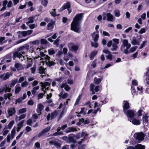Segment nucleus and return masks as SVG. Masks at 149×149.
<instances>
[{
  "mask_svg": "<svg viewBox=\"0 0 149 149\" xmlns=\"http://www.w3.org/2000/svg\"><path fill=\"white\" fill-rule=\"evenodd\" d=\"M123 111L124 113L127 116L128 121L131 122V119L133 118L135 116L134 111L131 110H129L126 111L124 109H123Z\"/></svg>",
  "mask_w": 149,
  "mask_h": 149,
  "instance_id": "5",
  "label": "nucleus"
},
{
  "mask_svg": "<svg viewBox=\"0 0 149 149\" xmlns=\"http://www.w3.org/2000/svg\"><path fill=\"white\" fill-rule=\"evenodd\" d=\"M14 123V120H11L9 123L8 125V128L9 129H11L12 126L13 125Z\"/></svg>",
  "mask_w": 149,
  "mask_h": 149,
  "instance_id": "47",
  "label": "nucleus"
},
{
  "mask_svg": "<svg viewBox=\"0 0 149 149\" xmlns=\"http://www.w3.org/2000/svg\"><path fill=\"white\" fill-rule=\"evenodd\" d=\"M63 132H59L57 131V132L54 133L53 134V136H56L58 135H63Z\"/></svg>",
  "mask_w": 149,
  "mask_h": 149,
  "instance_id": "57",
  "label": "nucleus"
},
{
  "mask_svg": "<svg viewBox=\"0 0 149 149\" xmlns=\"http://www.w3.org/2000/svg\"><path fill=\"white\" fill-rule=\"evenodd\" d=\"M14 66L18 70H20L24 68L22 65L19 63H15Z\"/></svg>",
  "mask_w": 149,
  "mask_h": 149,
  "instance_id": "24",
  "label": "nucleus"
},
{
  "mask_svg": "<svg viewBox=\"0 0 149 149\" xmlns=\"http://www.w3.org/2000/svg\"><path fill=\"white\" fill-rule=\"evenodd\" d=\"M136 149H145V146L141 144H138L135 146Z\"/></svg>",
  "mask_w": 149,
  "mask_h": 149,
  "instance_id": "31",
  "label": "nucleus"
},
{
  "mask_svg": "<svg viewBox=\"0 0 149 149\" xmlns=\"http://www.w3.org/2000/svg\"><path fill=\"white\" fill-rule=\"evenodd\" d=\"M77 131V129L74 127H69L68 128L65 130V132L68 133L71 132H74Z\"/></svg>",
  "mask_w": 149,
  "mask_h": 149,
  "instance_id": "19",
  "label": "nucleus"
},
{
  "mask_svg": "<svg viewBox=\"0 0 149 149\" xmlns=\"http://www.w3.org/2000/svg\"><path fill=\"white\" fill-rule=\"evenodd\" d=\"M91 45L92 47H94L95 48H96L98 46V44L96 42H91Z\"/></svg>",
  "mask_w": 149,
  "mask_h": 149,
  "instance_id": "50",
  "label": "nucleus"
},
{
  "mask_svg": "<svg viewBox=\"0 0 149 149\" xmlns=\"http://www.w3.org/2000/svg\"><path fill=\"white\" fill-rule=\"evenodd\" d=\"M37 25L36 24H32L29 25V26L30 29H33L37 27Z\"/></svg>",
  "mask_w": 149,
  "mask_h": 149,
  "instance_id": "54",
  "label": "nucleus"
},
{
  "mask_svg": "<svg viewBox=\"0 0 149 149\" xmlns=\"http://www.w3.org/2000/svg\"><path fill=\"white\" fill-rule=\"evenodd\" d=\"M102 79V78L97 79V78L95 77L94 79V82L95 84H98L101 81Z\"/></svg>",
  "mask_w": 149,
  "mask_h": 149,
  "instance_id": "32",
  "label": "nucleus"
},
{
  "mask_svg": "<svg viewBox=\"0 0 149 149\" xmlns=\"http://www.w3.org/2000/svg\"><path fill=\"white\" fill-rule=\"evenodd\" d=\"M54 22H53L50 23H49L47 25V30H51L54 27L53 24Z\"/></svg>",
  "mask_w": 149,
  "mask_h": 149,
  "instance_id": "30",
  "label": "nucleus"
},
{
  "mask_svg": "<svg viewBox=\"0 0 149 149\" xmlns=\"http://www.w3.org/2000/svg\"><path fill=\"white\" fill-rule=\"evenodd\" d=\"M81 96L80 95H79L78 97L76 99V102L74 104V105H76L79 102V101L81 99Z\"/></svg>",
  "mask_w": 149,
  "mask_h": 149,
  "instance_id": "63",
  "label": "nucleus"
},
{
  "mask_svg": "<svg viewBox=\"0 0 149 149\" xmlns=\"http://www.w3.org/2000/svg\"><path fill=\"white\" fill-rule=\"evenodd\" d=\"M146 79L147 84H149V72L148 71L146 73Z\"/></svg>",
  "mask_w": 149,
  "mask_h": 149,
  "instance_id": "46",
  "label": "nucleus"
},
{
  "mask_svg": "<svg viewBox=\"0 0 149 149\" xmlns=\"http://www.w3.org/2000/svg\"><path fill=\"white\" fill-rule=\"evenodd\" d=\"M6 56H7V58L6 59V62H7L8 63L10 62L11 61V58L10 55H8Z\"/></svg>",
  "mask_w": 149,
  "mask_h": 149,
  "instance_id": "55",
  "label": "nucleus"
},
{
  "mask_svg": "<svg viewBox=\"0 0 149 149\" xmlns=\"http://www.w3.org/2000/svg\"><path fill=\"white\" fill-rule=\"evenodd\" d=\"M68 47L70 50H71L73 51H76L78 49V46L73 45L72 43H70L68 44Z\"/></svg>",
  "mask_w": 149,
  "mask_h": 149,
  "instance_id": "14",
  "label": "nucleus"
},
{
  "mask_svg": "<svg viewBox=\"0 0 149 149\" xmlns=\"http://www.w3.org/2000/svg\"><path fill=\"white\" fill-rule=\"evenodd\" d=\"M61 88H64L65 90L67 91H68L70 89V88L67 84V83H63L60 86Z\"/></svg>",
  "mask_w": 149,
  "mask_h": 149,
  "instance_id": "21",
  "label": "nucleus"
},
{
  "mask_svg": "<svg viewBox=\"0 0 149 149\" xmlns=\"http://www.w3.org/2000/svg\"><path fill=\"white\" fill-rule=\"evenodd\" d=\"M149 116H148V114L147 113H145L143 116L142 120L143 123H147L148 121V119Z\"/></svg>",
  "mask_w": 149,
  "mask_h": 149,
  "instance_id": "26",
  "label": "nucleus"
},
{
  "mask_svg": "<svg viewBox=\"0 0 149 149\" xmlns=\"http://www.w3.org/2000/svg\"><path fill=\"white\" fill-rule=\"evenodd\" d=\"M57 112L56 111H54L53 112L51 113V114H48L47 116V120H50L53 119L55 118L57 115Z\"/></svg>",
  "mask_w": 149,
  "mask_h": 149,
  "instance_id": "10",
  "label": "nucleus"
},
{
  "mask_svg": "<svg viewBox=\"0 0 149 149\" xmlns=\"http://www.w3.org/2000/svg\"><path fill=\"white\" fill-rule=\"evenodd\" d=\"M9 131V130H8L7 127L6 126L3 131V136H6L8 133Z\"/></svg>",
  "mask_w": 149,
  "mask_h": 149,
  "instance_id": "37",
  "label": "nucleus"
},
{
  "mask_svg": "<svg viewBox=\"0 0 149 149\" xmlns=\"http://www.w3.org/2000/svg\"><path fill=\"white\" fill-rule=\"evenodd\" d=\"M12 96L11 93H7L4 95V98L5 100L8 99L9 100H10L11 97Z\"/></svg>",
  "mask_w": 149,
  "mask_h": 149,
  "instance_id": "27",
  "label": "nucleus"
},
{
  "mask_svg": "<svg viewBox=\"0 0 149 149\" xmlns=\"http://www.w3.org/2000/svg\"><path fill=\"white\" fill-rule=\"evenodd\" d=\"M26 115L25 114H23L21 115L19 117L18 119V120L19 121L21 120L24 118L26 117Z\"/></svg>",
  "mask_w": 149,
  "mask_h": 149,
  "instance_id": "52",
  "label": "nucleus"
},
{
  "mask_svg": "<svg viewBox=\"0 0 149 149\" xmlns=\"http://www.w3.org/2000/svg\"><path fill=\"white\" fill-rule=\"evenodd\" d=\"M96 60L95 59L92 62L91 64V66L93 68H95L96 66Z\"/></svg>",
  "mask_w": 149,
  "mask_h": 149,
  "instance_id": "58",
  "label": "nucleus"
},
{
  "mask_svg": "<svg viewBox=\"0 0 149 149\" xmlns=\"http://www.w3.org/2000/svg\"><path fill=\"white\" fill-rule=\"evenodd\" d=\"M29 48V45L27 44H26L21 47L18 49L17 52H15L13 53V57L14 58L18 57L20 59L21 61H23V59L25 60V56H23L22 54L27 52Z\"/></svg>",
  "mask_w": 149,
  "mask_h": 149,
  "instance_id": "2",
  "label": "nucleus"
},
{
  "mask_svg": "<svg viewBox=\"0 0 149 149\" xmlns=\"http://www.w3.org/2000/svg\"><path fill=\"white\" fill-rule=\"evenodd\" d=\"M114 13L115 16L119 17L120 15V11L119 10H116L114 11Z\"/></svg>",
  "mask_w": 149,
  "mask_h": 149,
  "instance_id": "44",
  "label": "nucleus"
},
{
  "mask_svg": "<svg viewBox=\"0 0 149 149\" xmlns=\"http://www.w3.org/2000/svg\"><path fill=\"white\" fill-rule=\"evenodd\" d=\"M44 93H40L39 94L38 96V100H39L40 99L42 98L43 97L44 94H45V92H44Z\"/></svg>",
  "mask_w": 149,
  "mask_h": 149,
  "instance_id": "48",
  "label": "nucleus"
},
{
  "mask_svg": "<svg viewBox=\"0 0 149 149\" xmlns=\"http://www.w3.org/2000/svg\"><path fill=\"white\" fill-rule=\"evenodd\" d=\"M26 108H23L20 109L19 111V113H18V114H19L21 113H22L26 112Z\"/></svg>",
  "mask_w": 149,
  "mask_h": 149,
  "instance_id": "41",
  "label": "nucleus"
},
{
  "mask_svg": "<svg viewBox=\"0 0 149 149\" xmlns=\"http://www.w3.org/2000/svg\"><path fill=\"white\" fill-rule=\"evenodd\" d=\"M82 13L77 14L74 17L71 24V30L77 33H79L81 28L80 24L83 17Z\"/></svg>",
  "mask_w": 149,
  "mask_h": 149,
  "instance_id": "1",
  "label": "nucleus"
},
{
  "mask_svg": "<svg viewBox=\"0 0 149 149\" xmlns=\"http://www.w3.org/2000/svg\"><path fill=\"white\" fill-rule=\"evenodd\" d=\"M92 37L95 42H97L99 38L98 31L97 32H94L92 34Z\"/></svg>",
  "mask_w": 149,
  "mask_h": 149,
  "instance_id": "17",
  "label": "nucleus"
},
{
  "mask_svg": "<svg viewBox=\"0 0 149 149\" xmlns=\"http://www.w3.org/2000/svg\"><path fill=\"white\" fill-rule=\"evenodd\" d=\"M66 109L65 107H64L62 111V112L60 114V118H61L63 115H64V114L66 112Z\"/></svg>",
  "mask_w": 149,
  "mask_h": 149,
  "instance_id": "51",
  "label": "nucleus"
},
{
  "mask_svg": "<svg viewBox=\"0 0 149 149\" xmlns=\"http://www.w3.org/2000/svg\"><path fill=\"white\" fill-rule=\"evenodd\" d=\"M32 44L34 45H38L40 43V41L39 40H36L31 42Z\"/></svg>",
  "mask_w": 149,
  "mask_h": 149,
  "instance_id": "61",
  "label": "nucleus"
},
{
  "mask_svg": "<svg viewBox=\"0 0 149 149\" xmlns=\"http://www.w3.org/2000/svg\"><path fill=\"white\" fill-rule=\"evenodd\" d=\"M28 84V82L27 81H24L22 82L21 84V86L22 87H25L27 86Z\"/></svg>",
  "mask_w": 149,
  "mask_h": 149,
  "instance_id": "53",
  "label": "nucleus"
},
{
  "mask_svg": "<svg viewBox=\"0 0 149 149\" xmlns=\"http://www.w3.org/2000/svg\"><path fill=\"white\" fill-rule=\"evenodd\" d=\"M25 58L24 59H25V60L23 59V60H26L27 61H28V62H29V63H31V62L32 63V59L31 58H29L27 57V55L25 57Z\"/></svg>",
  "mask_w": 149,
  "mask_h": 149,
  "instance_id": "56",
  "label": "nucleus"
},
{
  "mask_svg": "<svg viewBox=\"0 0 149 149\" xmlns=\"http://www.w3.org/2000/svg\"><path fill=\"white\" fill-rule=\"evenodd\" d=\"M17 81L18 79H17L12 80L10 85V87H13L17 83Z\"/></svg>",
  "mask_w": 149,
  "mask_h": 149,
  "instance_id": "29",
  "label": "nucleus"
},
{
  "mask_svg": "<svg viewBox=\"0 0 149 149\" xmlns=\"http://www.w3.org/2000/svg\"><path fill=\"white\" fill-rule=\"evenodd\" d=\"M34 18V17H31L29 18V21L26 22V24L28 25L30 23H32L34 22L33 19Z\"/></svg>",
  "mask_w": 149,
  "mask_h": 149,
  "instance_id": "33",
  "label": "nucleus"
},
{
  "mask_svg": "<svg viewBox=\"0 0 149 149\" xmlns=\"http://www.w3.org/2000/svg\"><path fill=\"white\" fill-rule=\"evenodd\" d=\"M132 123L135 125H139L141 124V122L139 120H137L136 119L134 118L132 120H131Z\"/></svg>",
  "mask_w": 149,
  "mask_h": 149,
  "instance_id": "22",
  "label": "nucleus"
},
{
  "mask_svg": "<svg viewBox=\"0 0 149 149\" xmlns=\"http://www.w3.org/2000/svg\"><path fill=\"white\" fill-rule=\"evenodd\" d=\"M87 136L88 134L84 132H82L81 136L83 138V139H81L80 141L78 142V144H81L83 142H84L85 140V139H86V137Z\"/></svg>",
  "mask_w": 149,
  "mask_h": 149,
  "instance_id": "16",
  "label": "nucleus"
},
{
  "mask_svg": "<svg viewBox=\"0 0 149 149\" xmlns=\"http://www.w3.org/2000/svg\"><path fill=\"white\" fill-rule=\"evenodd\" d=\"M44 58L45 59L46 64L48 66L51 67L54 65L56 64V63L55 62L49 61L50 57L48 55H46Z\"/></svg>",
  "mask_w": 149,
  "mask_h": 149,
  "instance_id": "6",
  "label": "nucleus"
},
{
  "mask_svg": "<svg viewBox=\"0 0 149 149\" xmlns=\"http://www.w3.org/2000/svg\"><path fill=\"white\" fill-rule=\"evenodd\" d=\"M144 134L142 132L135 133L134 135L136 142L139 143H140L144 139Z\"/></svg>",
  "mask_w": 149,
  "mask_h": 149,
  "instance_id": "4",
  "label": "nucleus"
},
{
  "mask_svg": "<svg viewBox=\"0 0 149 149\" xmlns=\"http://www.w3.org/2000/svg\"><path fill=\"white\" fill-rule=\"evenodd\" d=\"M39 88V86H35L33 87L31 91L32 94H33L34 95H35L37 93V91L38 90Z\"/></svg>",
  "mask_w": 149,
  "mask_h": 149,
  "instance_id": "25",
  "label": "nucleus"
},
{
  "mask_svg": "<svg viewBox=\"0 0 149 149\" xmlns=\"http://www.w3.org/2000/svg\"><path fill=\"white\" fill-rule=\"evenodd\" d=\"M12 75L10 72H7L0 75V79H2L3 80L5 81L8 79L9 77Z\"/></svg>",
  "mask_w": 149,
  "mask_h": 149,
  "instance_id": "12",
  "label": "nucleus"
},
{
  "mask_svg": "<svg viewBox=\"0 0 149 149\" xmlns=\"http://www.w3.org/2000/svg\"><path fill=\"white\" fill-rule=\"evenodd\" d=\"M70 3L69 2H67L63 4L62 7L58 10V11L62 12L65 9L70 8Z\"/></svg>",
  "mask_w": 149,
  "mask_h": 149,
  "instance_id": "8",
  "label": "nucleus"
},
{
  "mask_svg": "<svg viewBox=\"0 0 149 149\" xmlns=\"http://www.w3.org/2000/svg\"><path fill=\"white\" fill-rule=\"evenodd\" d=\"M48 52L49 55H52L54 54L55 51L53 48H50L48 50Z\"/></svg>",
  "mask_w": 149,
  "mask_h": 149,
  "instance_id": "35",
  "label": "nucleus"
},
{
  "mask_svg": "<svg viewBox=\"0 0 149 149\" xmlns=\"http://www.w3.org/2000/svg\"><path fill=\"white\" fill-rule=\"evenodd\" d=\"M22 88L20 86H16L15 87V94L16 95L18 94L21 90Z\"/></svg>",
  "mask_w": 149,
  "mask_h": 149,
  "instance_id": "28",
  "label": "nucleus"
},
{
  "mask_svg": "<svg viewBox=\"0 0 149 149\" xmlns=\"http://www.w3.org/2000/svg\"><path fill=\"white\" fill-rule=\"evenodd\" d=\"M75 135L72 134L68 135V143H76L77 141L74 139Z\"/></svg>",
  "mask_w": 149,
  "mask_h": 149,
  "instance_id": "11",
  "label": "nucleus"
},
{
  "mask_svg": "<svg viewBox=\"0 0 149 149\" xmlns=\"http://www.w3.org/2000/svg\"><path fill=\"white\" fill-rule=\"evenodd\" d=\"M97 51H95L92 52L90 55V58L91 60L93 59V57L97 54Z\"/></svg>",
  "mask_w": 149,
  "mask_h": 149,
  "instance_id": "36",
  "label": "nucleus"
},
{
  "mask_svg": "<svg viewBox=\"0 0 149 149\" xmlns=\"http://www.w3.org/2000/svg\"><path fill=\"white\" fill-rule=\"evenodd\" d=\"M123 109L125 110V109H127L130 108V106L129 103L127 102L126 101H124L123 103Z\"/></svg>",
  "mask_w": 149,
  "mask_h": 149,
  "instance_id": "23",
  "label": "nucleus"
},
{
  "mask_svg": "<svg viewBox=\"0 0 149 149\" xmlns=\"http://www.w3.org/2000/svg\"><path fill=\"white\" fill-rule=\"evenodd\" d=\"M46 102L49 104V105L50 106L52 107L54 106V104L52 103V100L51 99H49L47 100L46 101Z\"/></svg>",
  "mask_w": 149,
  "mask_h": 149,
  "instance_id": "40",
  "label": "nucleus"
},
{
  "mask_svg": "<svg viewBox=\"0 0 149 149\" xmlns=\"http://www.w3.org/2000/svg\"><path fill=\"white\" fill-rule=\"evenodd\" d=\"M121 41L122 44L120 47V50L122 51L123 49L125 47L126 48L124 50L123 52L125 54H127L128 53V49L131 47V44L129 42L128 40L127 39L121 40Z\"/></svg>",
  "mask_w": 149,
  "mask_h": 149,
  "instance_id": "3",
  "label": "nucleus"
},
{
  "mask_svg": "<svg viewBox=\"0 0 149 149\" xmlns=\"http://www.w3.org/2000/svg\"><path fill=\"white\" fill-rule=\"evenodd\" d=\"M8 112L9 115L12 116L15 113L16 111L14 107L10 108L8 109Z\"/></svg>",
  "mask_w": 149,
  "mask_h": 149,
  "instance_id": "18",
  "label": "nucleus"
},
{
  "mask_svg": "<svg viewBox=\"0 0 149 149\" xmlns=\"http://www.w3.org/2000/svg\"><path fill=\"white\" fill-rule=\"evenodd\" d=\"M40 84H41V86L42 87V91H43L44 92L45 91L44 89H45V90H49V87L50 86V84L48 83V82H46L44 83L42 82H41L40 83Z\"/></svg>",
  "mask_w": 149,
  "mask_h": 149,
  "instance_id": "9",
  "label": "nucleus"
},
{
  "mask_svg": "<svg viewBox=\"0 0 149 149\" xmlns=\"http://www.w3.org/2000/svg\"><path fill=\"white\" fill-rule=\"evenodd\" d=\"M131 43L133 45H135L139 44V42L137 41L136 39L133 38Z\"/></svg>",
  "mask_w": 149,
  "mask_h": 149,
  "instance_id": "43",
  "label": "nucleus"
},
{
  "mask_svg": "<svg viewBox=\"0 0 149 149\" xmlns=\"http://www.w3.org/2000/svg\"><path fill=\"white\" fill-rule=\"evenodd\" d=\"M137 47H133L131 48L129 50V52L128 53L133 52H134L136 49Z\"/></svg>",
  "mask_w": 149,
  "mask_h": 149,
  "instance_id": "49",
  "label": "nucleus"
},
{
  "mask_svg": "<svg viewBox=\"0 0 149 149\" xmlns=\"http://www.w3.org/2000/svg\"><path fill=\"white\" fill-rule=\"evenodd\" d=\"M118 48L117 45L115 43H113L112 45V47L111 49V50L112 51H116Z\"/></svg>",
  "mask_w": 149,
  "mask_h": 149,
  "instance_id": "34",
  "label": "nucleus"
},
{
  "mask_svg": "<svg viewBox=\"0 0 149 149\" xmlns=\"http://www.w3.org/2000/svg\"><path fill=\"white\" fill-rule=\"evenodd\" d=\"M44 108V106L42 104L40 103L38 104L36 111L38 113L39 115H40L41 114V111Z\"/></svg>",
  "mask_w": 149,
  "mask_h": 149,
  "instance_id": "15",
  "label": "nucleus"
},
{
  "mask_svg": "<svg viewBox=\"0 0 149 149\" xmlns=\"http://www.w3.org/2000/svg\"><path fill=\"white\" fill-rule=\"evenodd\" d=\"M50 127H47L45 128V129L43 130L42 131L44 133L47 132L50 130Z\"/></svg>",
  "mask_w": 149,
  "mask_h": 149,
  "instance_id": "60",
  "label": "nucleus"
},
{
  "mask_svg": "<svg viewBox=\"0 0 149 149\" xmlns=\"http://www.w3.org/2000/svg\"><path fill=\"white\" fill-rule=\"evenodd\" d=\"M41 2L42 5L46 7L48 1L47 0H42Z\"/></svg>",
  "mask_w": 149,
  "mask_h": 149,
  "instance_id": "45",
  "label": "nucleus"
},
{
  "mask_svg": "<svg viewBox=\"0 0 149 149\" xmlns=\"http://www.w3.org/2000/svg\"><path fill=\"white\" fill-rule=\"evenodd\" d=\"M24 123V121L22 120L20 121L18 124V126L19 127H22Z\"/></svg>",
  "mask_w": 149,
  "mask_h": 149,
  "instance_id": "64",
  "label": "nucleus"
},
{
  "mask_svg": "<svg viewBox=\"0 0 149 149\" xmlns=\"http://www.w3.org/2000/svg\"><path fill=\"white\" fill-rule=\"evenodd\" d=\"M56 9H52L51 11H50V13L51 15L54 17H55L56 16H58V15H56Z\"/></svg>",
  "mask_w": 149,
  "mask_h": 149,
  "instance_id": "38",
  "label": "nucleus"
},
{
  "mask_svg": "<svg viewBox=\"0 0 149 149\" xmlns=\"http://www.w3.org/2000/svg\"><path fill=\"white\" fill-rule=\"evenodd\" d=\"M11 88L10 87V85L8 86L7 85H5L1 88V91H3V92H5V93L10 92L11 90Z\"/></svg>",
  "mask_w": 149,
  "mask_h": 149,
  "instance_id": "13",
  "label": "nucleus"
},
{
  "mask_svg": "<svg viewBox=\"0 0 149 149\" xmlns=\"http://www.w3.org/2000/svg\"><path fill=\"white\" fill-rule=\"evenodd\" d=\"M60 40V39L58 37V38L57 39L55 40L53 44L54 45H56L57 46L58 45V42H59Z\"/></svg>",
  "mask_w": 149,
  "mask_h": 149,
  "instance_id": "62",
  "label": "nucleus"
},
{
  "mask_svg": "<svg viewBox=\"0 0 149 149\" xmlns=\"http://www.w3.org/2000/svg\"><path fill=\"white\" fill-rule=\"evenodd\" d=\"M106 16L107 17V20L108 21L113 22L114 21L113 20V16L110 13H108L107 14Z\"/></svg>",
  "mask_w": 149,
  "mask_h": 149,
  "instance_id": "20",
  "label": "nucleus"
},
{
  "mask_svg": "<svg viewBox=\"0 0 149 149\" xmlns=\"http://www.w3.org/2000/svg\"><path fill=\"white\" fill-rule=\"evenodd\" d=\"M46 69L41 66L39 68V73L40 74H42L45 73V71Z\"/></svg>",
  "mask_w": 149,
  "mask_h": 149,
  "instance_id": "39",
  "label": "nucleus"
},
{
  "mask_svg": "<svg viewBox=\"0 0 149 149\" xmlns=\"http://www.w3.org/2000/svg\"><path fill=\"white\" fill-rule=\"evenodd\" d=\"M138 82L136 80H133L132 81V85L131 86V88L132 89L133 86H136L137 85Z\"/></svg>",
  "mask_w": 149,
  "mask_h": 149,
  "instance_id": "42",
  "label": "nucleus"
},
{
  "mask_svg": "<svg viewBox=\"0 0 149 149\" xmlns=\"http://www.w3.org/2000/svg\"><path fill=\"white\" fill-rule=\"evenodd\" d=\"M32 32L33 30H31L23 31H18L17 33L18 34V37H20V34H22L24 36H26L27 35H30Z\"/></svg>",
  "mask_w": 149,
  "mask_h": 149,
  "instance_id": "7",
  "label": "nucleus"
},
{
  "mask_svg": "<svg viewBox=\"0 0 149 149\" xmlns=\"http://www.w3.org/2000/svg\"><path fill=\"white\" fill-rule=\"evenodd\" d=\"M41 43L43 44H46L47 43V41L45 39H42L40 40Z\"/></svg>",
  "mask_w": 149,
  "mask_h": 149,
  "instance_id": "59",
  "label": "nucleus"
}]
</instances>
